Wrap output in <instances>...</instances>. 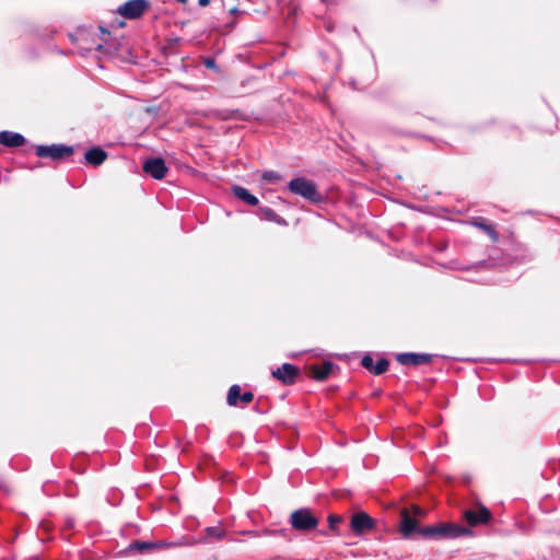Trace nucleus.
Masks as SVG:
<instances>
[{"instance_id": "obj_12", "label": "nucleus", "mask_w": 560, "mask_h": 560, "mask_svg": "<svg viewBox=\"0 0 560 560\" xmlns=\"http://www.w3.org/2000/svg\"><path fill=\"white\" fill-rule=\"evenodd\" d=\"M254 399L252 392H245L241 394V387L238 385H232L229 389L226 401L230 406H236L238 401L249 404Z\"/></svg>"}, {"instance_id": "obj_15", "label": "nucleus", "mask_w": 560, "mask_h": 560, "mask_svg": "<svg viewBox=\"0 0 560 560\" xmlns=\"http://www.w3.org/2000/svg\"><path fill=\"white\" fill-rule=\"evenodd\" d=\"M107 156V152L101 147H93L89 149L84 154L86 163L93 166H98L103 164L106 161Z\"/></svg>"}, {"instance_id": "obj_8", "label": "nucleus", "mask_w": 560, "mask_h": 560, "mask_svg": "<svg viewBox=\"0 0 560 560\" xmlns=\"http://www.w3.org/2000/svg\"><path fill=\"white\" fill-rule=\"evenodd\" d=\"M350 527L355 535H361L373 529L375 521L365 512H359L352 515Z\"/></svg>"}, {"instance_id": "obj_26", "label": "nucleus", "mask_w": 560, "mask_h": 560, "mask_svg": "<svg viewBox=\"0 0 560 560\" xmlns=\"http://www.w3.org/2000/svg\"><path fill=\"white\" fill-rule=\"evenodd\" d=\"M411 511H412L411 515L415 516L417 520H418V517H422L425 514L424 510L417 505H413Z\"/></svg>"}, {"instance_id": "obj_24", "label": "nucleus", "mask_w": 560, "mask_h": 560, "mask_svg": "<svg viewBox=\"0 0 560 560\" xmlns=\"http://www.w3.org/2000/svg\"><path fill=\"white\" fill-rule=\"evenodd\" d=\"M207 537H215L217 539H221L224 535L223 529L217 526L208 527L206 529Z\"/></svg>"}, {"instance_id": "obj_27", "label": "nucleus", "mask_w": 560, "mask_h": 560, "mask_svg": "<svg viewBox=\"0 0 560 560\" xmlns=\"http://www.w3.org/2000/svg\"><path fill=\"white\" fill-rule=\"evenodd\" d=\"M202 63L208 69H215L217 68L215 60L213 58H210V57L205 58Z\"/></svg>"}, {"instance_id": "obj_29", "label": "nucleus", "mask_w": 560, "mask_h": 560, "mask_svg": "<svg viewBox=\"0 0 560 560\" xmlns=\"http://www.w3.org/2000/svg\"><path fill=\"white\" fill-rule=\"evenodd\" d=\"M332 28H334V27H332V25H331L330 23H327V24H326V30H327L328 32H331V31H332Z\"/></svg>"}, {"instance_id": "obj_7", "label": "nucleus", "mask_w": 560, "mask_h": 560, "mask_svg": "<svg viewBox=\"0 0 560 560\" xmlns=\"http://www.w3.org/2000/svg\"><path fill=\"white\" fill-rule=\"evenodd\" d=\"M418 520L411 515L409 510L404 509L400 513V533L405 538H412L419 530Z\"/></svg>"}, {"instance_id": "obj_11", "label": "nucleus", "mask_w": 560, "mask_h": 560, "mask_svg": "<svg viewBox=\"0 0 560 560\" xmlns=\"http://www.w3.org/2000/svg\"><path fill=\"white\" fill-rule=\"evenodd\" d=\"M433 355L429 353H415V352H405L398 353L396 355V360L398 363L402 365H412L419 366L422 364H428L432 361Z\"/></svg>"}, {"instance_id": "obj_3", "label": "nucleus", "mask_w": 560, "mask_h": 560, "mask_svg": "<svg viewBox=\"0 0 560 560\" xmlns=\"http://www.w3.org/2000/svg\"><path fill=\"white\" fill-rule=\"evenodd\" d=\"M289 523L292 529L299 533H310L317 528L319 518L311 509L300 508L291 513Z\"/></svg>"}, {"instance_id": "obj_4", "label": "nucleus", "mask_w": 560, "mask_h": 560, "mask_svg": "<svg viewBox=\"0 0 560 560\" xmlns=\"http://www.w3.org/2000/svg\"><path fill=\"white\" fill-rule=\"evenodd\" d=\"M74 153L72 145L62 143H54L50 145L39 144L35 148V154L38 158H48L55 161L66 159Z\"/></svg>"}, {"instance_id": "obj_9", "label": "nucleus", "mask_w": 560, "mask_h": 560, "mask_svg": "<svg viewBox=\"0 0 560 560\" xmlns=\"http://www.w3.org/2000/svg\"><path fill=\"white\" fill-rule=\"evenodd\" d=\"M464 517L470 526H477L479 524H488L491 520V512L485 505H478L477 510H466Z\"/></svg>"}, {"instance_id": "obj_23", "label": "nucleus", "mask_w": 560, "mask_h": 560, "mask_svg": "<svg viewBox=\"0 0 560 560\" xmlns=\"http://www.w3.org/2000/svg\"><path fill=\"white\" fill-rule=\"evenodd\" d=\"M261 178L265 180V182H268V183H278L280 179H281V176L279 173L275 172V171H268V172H265L261 176Z\"/></svg>"}, {"instance_id": "obj_18", "label": "nucleus", "mask_w": 560, "mask_h": 560, "mask_svg": "<svg viewBox=\"0 0 560 560\" xmlns=\"http://www.w3.org/2000/svg\"><path fill=\"white\" fill-rule=\"evenodd\" d=\"M257 214L262 220L276 222V223H278L280 225H287V221L283 218H281L279 214H277L273 211V209H271L269 207H260L257 210Z\"/></svg>"}, {"instance_id": "obj_25", "label": "nucleus", "mask_w": 560, "mask_h": 560, "mask_svg": "<svg viewBox=\"0 0 560 560\" xmlns=\"http://www.w3.org/2000/svg\"><path fill=\"white\" fill-rule=\"evenodd\" d=\"M361 364L364 369L369 370L371 373L373 372L375 364H374L373 358L370 354H365L362 358Z\"/></svg>"}, {"instance_id": "obj_2", "label": "nucleus", "mask_w": 560, "mask_h": 560, "mask_svg": "<svg viewBox=\"0 0 560 560\" xmlns=\"http://www.w3.org/2000/svg\"><path fill=\"white\" fill-rule=\"evenodd\" d=\"M288 188L292 194L301 196L312 203L317 205L324 201V196L318 191L316 184L305 177L291 179Z\"/></svg>"}, {"instance_id": "obj_5", "label": "nucleus", "mask_w": 560, "mask_h": 560, "mask_svg": "<svg viewBox=\"0 0 560 560\" xmlns=\"http://www.w3.org/2000/svg\"><path fill=\"white\" fill-rule=\"evenodd\" d=\"M150 9L148 0H128L119 5L116 12L125 19L136 20L141 18Z\"/></svg>"}, {"instance_id": "obj_17", "label": "nucleus", "mask_w": 560, "mask_h": 560, "mask_svg": "<svg viewBox=\"0 0 560 560\" xmlns=\"http://www.w3.org/2000/svg\"><path fill=\"white\" fill-rule=\"evenodd\" d=\"M132 553H152L154 552L153 541L135 540L131 541L127 549Z\"/></svg>"}, {"instance_id": "obj_13", "label": "nucleus", "mask_w": 560, "mask_h": 560, "mask_svg": "<svg viewBox=\"0 0 560 560\" xmlns=\"http://www.w3.org/2000/svg\"><path fill=\"white\" fill-rule=\"evenodd\" d=\"M26 142V139L23 135L3 130L0 131V144L8 147V148H18L23 145Z\"/></svg>"}, {"instance_id": "obj_30", "label": "nucleus", "mask_w": 560, "mask_h": 560, "mask_svg": "<svg viewBox=\"0 0 560 560\" xmlns=\"http://www.w3.org/2000/svg\"><path fill=\"white\" fill-rule=\"evenodd\" d=\"M230 13L231 14H236V13H238V9L237 8H233V9L230 10Z\"/></svg>"}, {"instance_id": "obj_19", "label": "nucleus", "mask_w": 560, "mask_h": 560, "mask_svg": "<svg viewBox=\"0 0 560 560\" xmlns=\"http://www.w3.org/2000/svg\"><path fill=\"white\" fill-rule=\"evenodd\" d=\"M472 225L486 232L492 240H498V232L483 218L474 219Z\"/></svg>"}, {"instance_id": "obj_20", "label": "nucleus", "mask_w": 560, "mask_h": 560, "mask_svg": "<svg viewBox=\"0 0 560 560\" xmlns=\"http://www.w3.org/2000/svg\"><path fill=\"white\" fill-rule=\"evenodd\" d=\"M153 546H154V552H155V551H160V550H164V549L178 547V546H180V544L176 542V541L155 540V541H153Z\"/></svg>"}, {"instance_id": "obj_31", "label": "nucleus", "mask_w": 560, "mask_h": 560, "mask_svg": "<svg viewBox=\"0 0 560 560\" xmlns=\"http://www.w3.org/2000/svg\"><path fill=\"white\" fill-rule=\"evenodd\" d=\"M230 117H231V115H224V116H222V118H224V119H228V118H230Z\"/></svg>"}, {"instance_id": "obj_14", "label": "nucleus", "mask_w": 560, "mask_h": 560, "mask_svg": "<svg viewBox=\"0 0 560 560\" xmlns=\"http://www.w3.org/2000/svg\"><path fill=\"white\" fill-rule=\"evenodd\" d=\"M332 368L334 363L330 361L313 364L310 366L311 376L316 381H325L330 375Z\"/></svg>"}, {"instance_id": "obj_10", "label": "nucleus", "mask_w": 560, "mask_h": 560, "mask_svg": "<svg viewBox=\"0 0 560 560\" xmlns=\"http://www.w3.org/2000/svg\"><path fill=\"white\" fill-rule=\"evenodd\" d=\"M299 369L290 363H283L280 368L272 371V376L284 385H292L299 376Z\"/></svg>"}, {"instance_id": "obj_28", "label": "nucleus", "mask_w": 560, "mask_h": 560, "mask_svg": "<svg viewBox=\"0 0 560 560\" xmlns=\"http://www.w3.org/2000/svg\"><path fill=\"white\" fill-rule=\"evenodd\" d=\"M209 2H210V0H198V4H199L200 7H206V5H208V4H209Z\"/></svg>"}, {"instance_id": "obj_6", "label": "nucleus", "mask_w": 560, "mask_h": 560, "mask_svg": "<svg viewBox=\"0 0 560 560\" xmlns=\"http://www.w3.org/2000/svg\"><path fill=\"white\" fill-rule=\"evenodd\" d=\"M142 170L154 179H162L167 173V167L162 158H150L143 162Z\"/></svg>"}, {"instance_id": "obj_1", "label": "nucleus", "mask_w": 560, "mask_h": 560, "mask_svg": "<svg viewBox=\"0 0 560 560\" xmlns=\"http://www.w3.org/2000/svg\"><path fill=\"white\" fill-rule=\"evenodd\" d=\"M470 530L453 523H439L436 525L420 526L417 536L424 539L456 538Z\"/></svg>"}, {"instance_id": "obj_22", "label": "nucleus", "mask_w": 560, "mask_h": 560, "mask_svg": "<svg viewBox=\"0 0 560 560\" xmlns=\"http://www.w3.org/2000/svg\"><path fill=\"white\" fill-rule=\"evenodd\" d=\"M328 527L332 532H337L339 524L342 522V517L337 514H330L327 518Z\"/></svg>"}, {"instance_id": "obj_21", "label": "nucleus", "mask_w": 560, "mask_h": 560, "mask_svg": "<svg viewBox=\"0 0 560 560\" xmlns=\"http://www.w3.org/2000/svg\"><path fill=\"white\" fill-rule=\"evenodd\" d=\"M388 366H389V361L385 358H382L375 363L372 373L374 375H381L387 371Z\"/></svg>"}, {"instance_id": "obj_16", "label": "nucleus", "mask_w": 560, "mask_h": 560, "mask_svg": "<svg viewBox=\"0 0 560 560\" xmlns=\"http://www.w3.org/2000/svg\"><path fill=\"white\" fill-rule=\"evenodd\" d=\"M233 195L238 198L240 200L244 201L245 203L249 206H257L258 205V198L249 192L248 189L242 186H233L232 187Z\"/></svg>"}]
</instances>
